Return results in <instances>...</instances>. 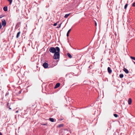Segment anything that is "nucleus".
<instances>
[{"label":"nucleus","instance_id":"1","mask_svg":"<svg viewBox=\"0 0 135 135\" xmlns=\"http://www.w3.org/2000/svg\"><path fill=\"white\" fill-rule=\"evenodd\" d=\"M57 50V52L54 53V58L55 59H57L59 58V47H56Z\"/></svg>","mask_w":135,"mask_h":135},{"label":"nucleus","instance_id":"2","mask_svg":"<svg viewBox=\"0 0 135 135\" xmlns=\"http://www.w3.org/2000/svg\"><path fill=\"white\" fill-rule=\"evenodd\" d=\"M49 51L53 53H55V52H57V50L56 48V47L55 48L54 47H51L49 49Z\"/></svg>","mask_w":135,"mask_h":135},{"label":"nucleus","instance_id":"3","mask_svg":"<svg viewBox=\"0 0 135 135\" xmlns=\"http://www.w3.org/2000/svg\"><path fill=\"white\" fill-rule=\"evenodd\" d=\"M2 25L4 27L6 24V21L4 19H3L2 20Z\"/></svg>","mask_w":135,"mask_h":135},{"label":"nucleus","instance_id":"4","mask_svg":"<svg viewBox=\"0 0 135 135\" xmlns=\"http://www.w3.org/2000/svg\"><path fill=\"white\" fill-rule=\"evenodd\" d=\"M43 66L45 68H47L48 67L49 65L48 63L45 62L43 64Z\"/></svg>","mask_w":135,"mask_h":135},{"label":"nucleus","instance_id":"5","mask_svg":"<svg viewBox=\"0 0 135 135\" xmlns=\"http://www.w3.org/2000/svg\"><path fill=\"white\" fill-rule=\"evenodd\" d=\"M107 70L108 72L110 74L112 73V70L110 69V68L109 67H108Z\"/></svg>","mask_w":135,"mask_h":135},{"label":"nucleus","instance_id":"6","mask_svg":"<svg viewBox=\"0 0 135 135\" xmlns=\"http://www.w3.org/2000/svg\"><path fill=\"white\" fill-rule=\"evenodd\" d=\"M132 102L131 99V98H129L128 99V104L129 105L131 104Z\"/></svg>","mask_w":135,"mask_h":135},{"label":"nucleus","instance_id":"7","mask_svg":"<svg viewBox=\"0 0 135 135\" xmlns=\"http://www.w3.org/2000/svg\"><path fill=\"white\" fill-rule=\"evenodd\" d=\"M123 70L126 74H128L129 73V71L128 70L125 68H124Z\"/></svg>","mask_w":135,"mask_h":135},{"label":"nucleus","instance_id":"8","mask_svg":"<svg viewBox=\"0 0 135 135\" xmlns=\"http://www.w3.org/2000/svg\"><path fill=\"white\" fill-rule=\"evenodd\" d=\"M67 55L70 59L72 57L71 55L69 53H68L67 54Z\"/></svg>","mask_w":135,"mask_h":135},{"label":"nucleus","instance_id":"9","mask_svg":"<svg viewBox=\"0 0 135 135\" xmlns=\"http://www.w3.org/2000/svg\"><path fill=\"white\" fill-rule=\"evenodd\" d=\"M59 87V83H57L56 85L54 87V88H56Z\"/></svg>","mask_w":135,"mask_h":135},{"label":"nucleus","instance_id":"10","mask_svg":"<svg viewBox=\"0 0 135 135\" xmlns=\"http://www.w3.org/2000/svg\"><path fill=\"white\" fill-rule=\"evenodd\" d=\"M71 30V29H69L68 30V32H67V34H66V36H67V37H68L69 36V33L70 32Z\"/></svg>","mask_w":135,"mask_h":135},{"label":"nucleus","instance_id":"11","mask_svg":"<svg viewBox=\"0 0 135 135\" xmlns=\"http://www.w3.org/2000/svg\"><path fill=\"white\" fill-rule=\"evenodd\" d=\"M20 33H21V32L20 31H19L17 33V35H16V38H18Z\"/></svg>","mask_w":135,"mask_h":135},{"label":"nucleus","instance_id":"12","mask_svg":"<svg viewBox=\"0 0 135 135\" xmlns=\"http://www.w3.org/2000/svg\"><path fill=\"white\" fill-rule=\"evenodd\" d=\"M64 79L63 78H61L60 79V81L61 82L62 81L63 83H64Z\"/></svg>","mask_w":135,"mask_h":135},{"label":"nucleus","instance_id":"13","mask_svg":"<svg viewBox=\"0 0 135 135\" xmlns=\"http://www.w3.org/2000/svg\"><path fill=\"white\" fill-rule=\"evenodd\" d=\"M3 9L5 11H7V7H4L3 8Z\"/></svg>","mask_w":135,"mask_h":135},{"label":"nucleus","instance_id":"14","mask_svg":"<svg viewBox=\"0 0 135 135\" xmlns=\"http://www.w3.org/2000/svg\"><path fill=\"white\" fill-rule=\"evenodd\" d=\"M49 120L52 122H53L54 121V119L53 118H50Z\"/></svg>","mask_w":135,"mask_h":135},{"label":"nucleus","instance_id":"15","mask_svg":"<svg viewBox=\"0 0 135 135\" xmlns=\"http://www.w3.org/2000/svg\"><path fill=\"white\" fill-rule=\"evenodd\" d=\"M70 15V13L65 15L64 16V17L65 18H67L69 16V15Z\"/></svg>","mask_w":135,"mask_h":135},{"label":"nucleus","instance_id":"16","mask_svg":"<svg viewBox=\"0 0 135 135\" xmlns=\"http://www.w3.org/2000/svg\"><path fill=\"white\" fill-rule=\"evenodd\" d=\"M119 76L120 78H122L123 77V75L122 74H121L119 75Z\"/></svg>","mask_w":135,"mask_h":135},{"label":"nucleus","instance_id":"17","mask_svg":"<svg viewBox=\"0 0 135 135\" xmlns=\"http://www.w3.org/2000/svg\"><path fill=\"white\" fill-rule=\"evenodd\" d=\"M64 117L62 116H61V118H60V120H62L64 119Z\"/></svg>","mask_w":135,"mask_h":135},{"label":"nucleus","instance_id":"18","mask_svg":"<svg viewBox=\"0 0 135 135\" xmlns=\"http://www.w3.org/2000/svg\"><path fill=\"white\" fill-rule=\"evenodd\" d=\"M128 4L127 3L125 6L124 8L125 9H126L127 8V7L128 6Z\"/></svg>","mask_w":135,"mask_h":135},{"label":"nucleus","instance_id":"19","mask_svg":"<svg viewBox=\"0 0 135 135\" xmlns=\"http://www.w3.org/2000/svg\"><path fill=\"white\" fill-rule=\"evenodd\" d=\"M130 58L131 59L135 60V57L131 56L130 57Z\"/></svg>","mask_w":135,"mask_h":135},{"label":"nucleus","instance_id":"20","mask_svg":"<svg viewBox=\"0 0 135 135\" xmlns=\"http://www.w3.org/2000/svg\"><path fill=\"white\" fill-rule=\"evenodd\" d=\"M8 1L9 2V4H11L12 2V0H8Z\"/></svg>","mask_w":135,"mask_h":135},{"label":"nucleus","instance_id":"21","mask_svg":"<svg viewBox=\"0 0 135 135\" xmlns=\"http://www.w3.org/2000/svg\"><path fill=\"white\" fill-rule=\"evenodd\" d=\"M114 116L115 117H118V115L117 114H114Z\"/></svg>","mask_w":135,"mask_h":135},{"label":"nucleus","instance_id":"22","mask_svg":"<svg viewBox=\"0 0 135 135\" xmlns=\"http://www.w3.org/2000/svg\"><path fill=\"white\" fill-rule=\"evenodd\" d=\"M64 124H60V127H62L64 126Z\"/></svg>","mask_w":135,"mask_h":135},{"label":"nucleus","instance_id":"23","mask_svg":"<svg viewBox=\"0 0 135 135\" xmlns=\"http://www.w3.org/2000/svg\"><path fill=\"white\" fill-rule=\"evenodd\" d=\"M132 6L133 7H135V2H134L132 4Z\"/></svg>","mask_w":135,"mask_h":135},{"label":"nucleus","instance_id":"24","mask_svg":"<svg viewBox=\"0 0 135 135\" xmlns=\"http://www.w3.org/2000/svg\"><path fill=\"white\" fill-rule=\"evenodd\" d=\"M57 23H55L54 24V26H56L57 25Z\"/></svg>","mask_w":135,"mask_h":135},{"label":"nucleus","instance_id":"25","mask_svg":"<svg viewBox=\"0 0 135 135\" xmlns=\"http://www.w3.org/2000/svg\"><path fill=\"white\" fill-rule=\"evenodd\" d=\"M2 27V26L1 24V23H0V29Z\"/></svg>","mask_w":135,"mask_h":135},{"label":"nucleus","instance_id":"26","mask_svg":"<svg viewBox=\"0 0 135 135\" xmlns=\"http://www.w3.org/2000/svg\"><path fill=\"white\" fill-rule=\"evenodd\" d=\"M95 26H97V23L96 21H95Z\"/></svg>","mask_w":135,"mask_h":135},{"label":"nucleus","instance_id":"27","mask_svg":"<svg viewBox=\"0 0 135 135\" xmlns=\"http://www.w3.org/2000/svg\"><path fill=\"white\" fill-rule=\"evenodd\" d=\"M21 93V91H19V94H20Z\"/></svg>","mask_w":135,"mask_h":135},{"label":"nucleus","instance_id":"28","mask_svg":"<svg viewBox=\"0 0 135 135\" xmlns=\"http://www.w3.org/2000/svg\"><path fill=\"white\" fill-rule=\"evenodd\" d=\"M2 17V16L1 15L0 16V18H1Z\"/></svg>","mask_w":135,"mask_h":135},{"label":"nucleus","instance_id":"29","mask_svg":"<svg viewBox=\"0 0 135 135\" xmlns=\"http://www.w3.org/2000/svg\"><path fill=\"white\" fill-rule=\"evenodd\" d=\"M0 135H2V133L1 132H0Z\"/></svg>","mask_w":135,"mask_h":135},{"label":"nucleus","instance_id":"30","mask_svg":"<svg viewBox=\"0 0 135 135\" xmlns=\"http://www.w3.org/2000/svg\"><path fill=\"white\" fill-rule=\"evenodd\" d=\"M62 24L61 23L60 24V26H59V27H60V26H61V24Z\"/></svg>","mask_w":135,"mask_h":135},{"label":"nucleus","instance_id":"31","mask_svg":"<svg viewBox=\"0 0 135 135\" xmlns=\"http://www.w3.org/2000/svg\"><path fill=\"white\" fill-rule=\"evenodd\" d=\"M133 62L135 64V62L133 61Z\"/></svg>","mask_w":135,"mask_h":135},{"label":"nucleus","instance_id":"32","mask_svg":"<svg viewBox=\"0 0 135 135\" xmlns=\"http://www.w3.org/2000/svg\"><path fill=\"white\" fill-rule=\"evenodd\" d=\"M43 125H46V124H43Z\"/></svg>","mask_w":135,"mask_h":135},{"label":"nucleus","instance_id":"33","mask_svg":"<svg viewBox=\"0 0 135 135\" xmlns=\"http://www.w3.org/2000/svg\"><path fill=\"white\" fill-rule=\"evenodd\" d=\"M18 111H16V112H17V113H18Z\"/></svg>","mask_w":135,"mask_h":135},{"label":"nucleus","instance_id":"34","mask_svg":"<svg viewBox=\"0 0 135 135\" xmlns=\"http://www.w3.org/2000/svg\"><path fill=\"white\" fill-rule=\"evenodd\" d=\"M8 105H9V103H8L7 104V105H8Z\"/></svg>","mask_w":135,"mask_h":135},{"label":"nucleus","instance_id":"35","mask_svg":"<svg viewBox=\"0 0 135 135\" xmlns=\"http://www.w3.org/2000/svg\"><path fill=\"white\" fill-rule=\"evenodd\" d=\"M65 106H67V105H65Z\"/></svg>","mask_w":135,"mask_h":135},{"label":"nucleus","instance_id":"36","mask_svg":"<svg viewBox=\"0 0 135 135\" xmlns=\"http://www.w3.org/2000/svg\"><path fill=\"white\" fill-rule=\"evenodd\" d=\"M59 85H60V83Z\"/></svg>","mask_w":135,"mask_h":135},{"label":"nucleus","instance_id":"37","mask_svg":"<svg viewBox=\"0 0 135 135\" xmlns=\"http://www.w3.org/2000/svg\"><path fill=\"white\" fill-rule=\"evenodd\" d=\"M58 127H59V125L58 126Z\"/></svg>","mask_w":135,"mask_h":135}]
</instances>
